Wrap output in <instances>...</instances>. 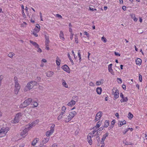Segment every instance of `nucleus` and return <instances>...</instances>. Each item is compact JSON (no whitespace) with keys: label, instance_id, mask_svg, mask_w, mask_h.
Wrapping results in <instances>:
<instances>
[{"label":"nucleus","instance_id":"1","mask_svg":"<svg viewBox=\"0 0 147 147\" xmlns=\"http://www.w3.org/2000/svg\"><path fill=\"white\" fill-rule=\"evenodd\" d=\"M28 129H24L20 133V134H18L17 136H15L13 139L15 141H18L24 138L27 135Z\"/></svg>","mask_w":147,"mask_h":147},{"label":"nucleus","instance_id":"2","mask_svg":"<svg viewBox=\"0 0 147 147\" xmlns=\"http://www.w3.org/2000/svg\"><path fill=\"white\" fill-rule=\"evenodd\" d=\"M14 79L15 83L14 93L15 94H17L20 88V86L18 83L17 77L16 76H15Z\"/></svg>","mask_w":147,"mask_h":147},{"label":"nucleus","instance_id":"3","mask_svg":"<svg viewBox=\"0 0 147 147\" xmlns=\"http://www.w3.org/2000/svg\"><path fill=\"white\" fill-rule=\"evenodd\" d=\"M23 115V113H19L17 114L14 118L11 121V123L13 124L18 123L19 121V119L21 118Z\"/></svg>","mask_w":147,"mask_h":147},{"label":"nucleus","instance_id":"4","mask_svg":"<svg viewBox=\"0 0 147 147\" xmlns=\"http://www.w3.org/2000/svg\"><path fill=\"white\" fill-rule=\"evenodd\" d=\"M112 93L114 96V99L117 98L119 96V90L116 88H113L112 90Z\"/></svg>","mask_w":147,"mask_h":147},{"label":"nucleus","instance_id":"5","mask_svg":"<svg viewBox=\"0 0 147 147\" xmlns=\"http://www.w3.org/2000/svg\"><path fill=\"white\" fill-rule=\"evenodd\" d=\"M40 26L39 24H37L36 25V27L32 31V34L36 37L38 36L37 33L39 32L40 30Z\"/></svg>","mask_w":147,"mask_h":147},{"label":"nucleus","instance_id":"6","mask_svg":"<svg viewBox=\"0 0 147 147\" xmlns=\"http://www.w3.org/2000/svg\"><path fill=\"white\" fill-rule=\"evenodd\" d=\"M37 83L35 81H32L30 82H28L27 85V86L29 88V89L30 90L34 87V86H37Z\"/></svg>","mask_w":147,"mask_h":147},{"label":"nucleus","instance_id":"7","mask_svg":"<svg viewBox=\"0 0 147 147\" xmlns=\"http://www.w3.org/2000/svg\"><path fill=\"white\" fill-rule=\"evenodd\" d=\"M39 122V120L37 119L31 123H30L28 125V129H31L38 124Z\"/></svg>","mask_w":147,"mask_h":147},{"label":"nucleus","instance_id":"8","mask_svg":"<svg viewBox=\"0 0 147 147\" xmlns=\"http://www.w3.org/2000/svg\"><path fill=\"white\" fill-rule=\"evenodd\" d=\"M8 130V129H0V138L5 136Z\"/></svg>","mask_w":147,"mask_h":147},{"label":"nucleus","instance_id":"9","mask_svg":"<svg viewBox=\"0 0 147 147\" xmlns=\"http://www.w3.org/2000/svg\"><path fill=\"white\" fill-rule=\"evenodd\" d=\"M102 111L98 112L97 113L95 117V118L94 119L95 122H96L99 120L102 116Z\"/></svg>","mask_w":147,"mask_h":147},{"label":"nucleus","instance_id":"10","mask_svg":"<svg viewBox=\"0 0 147 147\" xmlns=\"http://www.w3.org/2000/svg\"><path fill=\"white\" fill-rule=\"evenodd\" d=\"M92 134L89 133L87 136V140L89 144L91 145L92 144Z\"/></svg>","mask_w":147,"mask_h":147},{"label":"nucleus","instance_id":"11","mask_svg":"<svg viewBox=\"0 0 147 147\" xmlns=\"http://www.w3.org/2000/svg\"><path fill=\"white\" fill-rule=\"evenodd\" d=\"M120 96L121 98V99L120 100V101L121 102H126L128 100L127 97H124L122 93H120Z\"/></svg>","mask_w":147,"mask_h":147},{"label":"nucleus","instance_id":"12","mask_svg":"<svg viewBox=\"0 0 147 147\" xmlns=\"http://www.w3.org/2000/svg\"><path fill=\"white\" fill-rule=\"evenodd\" d=\"M74 117V113L72 112H69V115L67 117V119H66L65 121L68 122L71 120V119Z\"/></svg>","mask_w":147,"mask_h":147},{"label":"nucleus","instance_id":"13","mask_svg":"<svg viewBox=\"0 0 147 147\" xmlns=\"http://www.w3.org/2000/svg\"><path fill=\"white\" fill-rule=\"evenodd\" d=\"M112 64L111 63L108 65V69L109 71L111 73V74L113 75H115L114 72L112 68Z\"/></svg>","mask_w":147,"mask_h":147},{"label":"nucleus","instance_id":"14","mask_svg":"<svg viewBox=\"0 0 147 147\" xmlns=\"http://www.w3.org/2000/svg\"><path fill=\"white\" fill-rule=\"evenodd\" d=\"M61 68L64 71H66L68 73L70 72L68 66L67 65H64Z\"/></svg>","mask_w":147,"mask_h":147},{"label":"nucleus","instance_id":"15","mask_svg":"<svg viewBox=\"0 0 147 147\" xmlns=\"http://www.w3.org/2000/svg\"><path fill=\"white\" fill-rule=\"evenodd\" d=\"M108 135L109 134L108 133H106L103 136L101 141V144H104V141L105 140V139L108 136Z\"/></svg>","mask_w":147,"mask_h":147},{"label":"nucleus","instance_id":"16","mask_svg":"<svg viewBox=\"0 0 147 147\" xmlns=\"http://www.w3.org/2000/svg\"><path fill=\"white\" fill-rule=\"evenodd\" d=\"M104 80L100 79L99 80L97 81L96 82V85L97 86H99L102 84L104 83Z\"/></svg>","mask_w":147,"mask_h":147},{"label":"nucleus","instance_id":"17","mask_svg":"<svg viewBox=\"0 0 147 147\" xmlns=\"http://www.w3.org/2000/svg\"><path fill=\"white\" fill-rule=\"evenodd\" d=\"M54 131V129H50V130L47 131L46 133V135L47 136H51Z\"/></svg>","mask_w":147,"mask_h":147},{"label":"nucleus","instance_id":"18","mask_svg":"<svg viewBox=\"0 0 147 147\" xmlns=\"http://www.w3.org/2000/svg\"><path fill=\"white\" fill-rule=\"evenodd\" d=\"M135 61L137 65H140L142 64V60L140 58H137Z\"/></svg>","mask_w":147,"mask_h":147},{"label":"nucleus","instance_id":"19","mask_svg":"<svg viewBox=\"0 0 147 147\" xmlns=\"http://www.w3.org/2000/svg\"><path fill=\"white\" fill-rule=\"evenodd\" d=\"M24 101L27 105L28 106L32 102V99L31 98H29L27 99H26Z\"/></svg>","mask_w":147,"mask_h":147},{"label":"nucleus","instance_id":"20","mask_svg":"<svg viewBox=\"0 0 147 147\" xmlns=\"http://www.w3.org/2000/svg\"><path fill=\"white\" fill-rule=\"evenodd\" d=\"M54 73L53 71H48L46 73V76L48 77H51L54 74Z\"/></svg>","mask_w":147,"mask_h":147},{"label":"nucleus","instance_id":"21","mask_svg":"<svg viewBox=\"0 0 147 147\" xmlns=\"http://www.w3.org/2000/svg\"><path fill=\"white\" fill-rule=\"evenodd\" d=\"M130 16L131 18L135 22H136L138 20V19L136 17L135 14L132 13L130 14Z\"/></svg>","mask_w":147,"mask_h":147},{"label":"nucleus","instance_id":"22","mask_svg":"<svg viewBox=\"0 0 147 147\" xmlns=\"http://www.w3.org/2000/svg\"><path fill=\"white\" fill-rule=\"evenodd\" d=\"M59 36L60 39L63 40H65L64 35L62 31H61L59 34Z\"/></svg>","mask_w":147,"mask_h":147},{"label":"nucleus","instance_id":"23","mask_svg":"<svg viewBox=\"0 0 147 147\" xmlns=\"http://www.w3.org/2000/svg\"><path fill=\"white\" fill-rule=\"evenodd\" d=\"M71 23H69V31L71 34V35L70 37V39L72 40L73 39V34L72 33V30L71 28Z\"/></svg>","mask_w":147,"mask_h":147},{"label":"nucleus","instance_id":"24","mask_svg":"<svg viewBox=\"0 0 147 147\" xmlns=\"http://www.w3.org/2000/svg\"><path fill=\"white\" fill-rule=\"evenodd\" d=\"M102 91V89L101 88L98 87L96 88V92L97 94L100 95L101 94Z\"/></svg>","mask_w":147,"mask_h":147},{"label":"nucleus","instance_id":"25","mask_svg":"<svg viewBox=\"0 0 147 147\" xmlns=\"http://www.w3.org/2000/svg\"><path fill=\"white\" fill-rule=\"evenodd\" d=\"M38 140L39 139L38 138H36L34 139L32 143V146L35 145Z\"/></svg>","mask_w":147,"mask_h":147},{"label":"nucleus","instance_id":"26","mask_svg":"<svg viewBox=\"0 0 147 147\" xmlns=\"http://www.w3.org/2000/svg\"><path fill=\"white\" fill-rule=\"evenodd\" d=\"M49 40L48 36H45V45L49 46Z\"/></svg>","mask_w":147,"mask_h":147},{"label":"nucleus","instance_id":"27","mask_svg":"<svg viewBox=\"0 0 147 147\" xmlns=\"http://www.w3.org/2000/svg\"><path fill=\"white\" fill-rule=\"evenodd\" d=\"M27 106V105L25 103V102L24 101L23 103L21 104L20 105V108H24V107H26Z\"/></svg>","mask_w":147,"mask_h":147},{"label":"nucleus","instance_id":"28","mask_svg":"<svg viewBox=\"0 0 147 147\" xmlns=\"http://www.w3.org/2000/svg\"><path fill=\"white\" fill-rule=\"evenodd\" d=\"M126 123V121L125 120H123L119 121L118 123V125L119 126H121L124 125Z\"/></svg>","mask_w":147,"mask_h":147},{"label":"nucleus","instance_id":"29","mask_svg":"<svg viewBox=\"0 0 147 147\" xmlns=\"http://www.w3.org/2000/svg\"><path fill=\"white\" fill-rule=\"evenodd\" d=\"M30 42L35 47H38V45L36 42H34L32 40H30Z\"/></svg>","mask_w":147,"mask_h":147},{"label":"nucleus","instance_id":"30","mask_svg":"<svg viewBox=\"0 0 147 147\" xmlns=\"http://www.w3.org/2000/svg\"><path fill=\"white\" fill-rule=\"evenodd\" d=\"M123 143L125 144V145H133V144L130 142H128L126 140H124L123 141Z\"/></svg>","mask_w":147,"mask_h":147},{"label":"nucleus","instance_id":"31","mask_svg":"<svg viewBox=\"0 0 147 147\" xmlns=\"http://www.w3.org/2000/svg\"><path fill=\"white\" fill-rule=\"evenodd\" d=\"M109 125V121L108 120L105 121L104 123V127L105 128L107 127Z\"/></svg>","mask_w":147,"mask_h":147},{"label":"nucleus","instance_id":"32","mask_svg":"<svg viewBox=\"0 0 147 147\" xmlns=\"http://www.w3.org/2000/svg\"><path fill=\"white\" fill-rule=\"evenodd\" d=\"M60 62L61 60L58 57H57L56 60V63L57 65L58 66L60 65Z\"/></svg>","mask_w":147,"mask_h":147},{"label":"nucleus","instance_id":"33","mask_svg":"<svg viewBox=\"0 0 147 147\" xmlns=\"http://www.w3.org/2000/svg\"><path fill=\"white\" fill-rule=\"evenodd\" d=\"M49 137H47L46 138H44L42 141L43 143L44 144H45L47 143L49 141Z\"/></svg>","mask_w":147,"mask_h":147},{"label":"nucleus","instance_id":"34","mask_svg":"<svg viewBox=\"0 0 147 147\" xmlns=\"http://www.w3.org/2000/svg\"><path fill=\"white\" fill-rule=\"evenodd\" d=\"M94 6L91 5L89 6V9L92 11L96 10V9L94 8Z\"/></svg>","mask_w":147,"mask_h":147},{"label":"nucleus","instance_id":"35","mask_svg":"<svg viewBox=\"0 0 147 147\" xmlns=\"http://www.w3.org/2000/svg\"><path fill=\"white\" fill-rule=\"evenodd\" d=\"M95 129L96 130L94 129V130L91 133L92 134V137H93V136H95L96 134H97L98 132H97V131H96V129Z\"/></svg>","mask_w":147,"mask_h":147},{"label":"nucleus","instance_id":"36","mask_svg":"<svg viewBox=\"0 0 147 147\" xmlns=\"http://www.w3.org/2000/svg\"><path fill=\"white\" fill-rule=\"evenodd\" d=\"M67 105L70 107H72L74 105V100H72L71 101L68 103Z\"/></svg>","mask_w":147,"mask_h":147},{"label":"nucleus","instance_id":"37","mask_svg":"<svg viewBox=\"0 0 147 147\" xmlns=\"http://www.w3.org/2000/svg\"><path fill=\"white\" fill-rule=\"evenodd\" d=\"M66 109V107L64 106H63L61 108V112L62 114H63L65 112Z\"/></svg>","mask_w":147,"mask_h":147},{"label":"nucleus","instance_id":"38","mask_svg":"<svg viewBox=\"0 0 147 147\" xmlns=\"http://www.w3.org/2000/svg\"><path fill=\"white\" fill-rule=\"evenodd\" d=\"M15 53L13 52H10L8 55V56L11 58H12L15 55Z\"/></svg>","mask_w":147,"mask_h":147},{"label":"nucleus","instance_id":"39","mask_svg":"<svg viewBox=\"0 0 147 147\" xmlns=\"http://www.w3.org/2000/svg\"><path fill=\"white\" fill-rule=\"evenodd\" d=\"M62 84L63 86L65 88H67L68 87L67 85L66 82L65 81L63 80L62 82Z\"/></svg>","mask_w":147,"mask_h":147},{"label":"nucleus","instance_id":"40","mask_svg":"<svg viewBox=\"0 0 147 147\" xmlns=\"http://www.w3.org/2000/svg\"><path fill=\"white\" fill-rule=\"evenodd\" d=\"M102 122L101 121H99L96 124V126H95L96 128H99L100 126L101 125Z\"/></svg>","mask_w":147,"mask_h":147},{"label":"nucleus","instance_id":"41","mask_svg":"<svg viewBox=\"0 0 147 147\" xmlns=\"http://www.w3.org/2000/svg\"><path fill=\"white\" fill-rule=\"evenodd\" d=\"M80 51H78V58H79V63H80L81 62V60H82L81 55L80 54Z\"/></svg>","mask_w":147,"mask_h":147},{"label":"nucleus","instance_id":"42","mask_svg":"<svg viewBox=\"0 0 147 147\" xmlns=\"http://www.w3.org/2000/svg\"><path fill=\"white\" fill-rule=\"evenodd\" d=\"M133 117V115L131 113L129 112L128 114V117L129 119H131Z\"/></svg>","mask_w":147,"mask_h":147},{"label":"nucleus","instance_id":"43","mask_svg":"<svg viewBox=\"0 0 147 147\" xmlns=\"http://www.w3.org/2000/svg\"><path fill=\"white\" fill-rule=\"evenodd\" d=\"M34 106L32 107L33 108H34L35 107H36L38 106V104L37 102L35 101H33L32 102Z\"/></svg>","mask_w":147,"mask_h":147},{"label":"nucleus","instance_id":"44","mask_svg":"<svg viewBox=\"0 0 147 147\" xmlns=\"http://www.w3.org/2000/svg\"><path fill=\"white\" fill-rule=\"evenodd\" d=\"M27 24L25 22H24L21 25V27H24L26 26Z\"/></svg>","mask_w":147,"mask_h":147},{"label":"nucleus","instance_id":"45","mask_svg":"<svg viewBox=\"0 0 147 147\" xmlns=\"http://www.w3.org/2000/svg\"><path fill=\"white\" fill-rule=\"evenodd\" d=\"M89 84V86L91 87H94L95 86V84L92 82H90Z\"/></svg>","mask_w":147,"mask_h":147},{"label":"nucleus","instance_id":"46","mask_svg":"<svg viewBox=\"0 0 147 147\" xmlns=\"http://www.w3.org/2000/svg\"><path fill=\"white\" fill-rule=\"evenodd\" d=\"M101 39L104 42H106L107 41V40L104 36H103L101 37Z\"/></svg>","mask_w":147,"mask_h":147},{"label":"nucleus","instance_id":"47","mask_svg":"<svg viewBox=\"0 0 147 147\" xmlns=\"http://www.w3.org/2000/svg\"><path fill=\"white\" fill-rule=\"evenodd\" d=\"M49 126L50 127V129H53L55 127V125L53 124H49Z\"/></svg>","mask_w":147,"mask_h":147},{"label":"nucleus","instance_id":"48","mask_svg":"<svg viewBox=\"0 0 147 147\" xmlns=\"http://www.w3.org/2000/svg\"><path fill=\"white\" fill-rule=\"evenodd\" d=\"M63 114H62L61 113V114L59 115L57 117V119L58 120H60L62 119L63 117Z\"/></svg>","mask_w":147,"mask_h":147},{"label":"nucleus","instance_id":"49","mask_svg":"<svg viewBox=\"0 0 147 147\" xmlns=\"http://www.w3.org/2000/svg\"><path fill=\"white\" fill-rule=\"evenodd\" d=\"M67 55H68V57L69 58L71 62L72 63H73V60L71 58V57L70 55L69 54V53H68Z\"/></svg>","mask_w":147,"mask_h":147},{"label":"nucleus","instance_id":"50","mask_svg":"<svg viewBox=\"0 0 147 147\" xmlns=\"http://www.w3.org/2000/svg\"><path fill=\"white\" fill-rule=\"evenodd\" d=\"M22 13L23 17L24 18H26V16L24 13V11H22Z\"/></svg>","mask_w":147,"mask_h":147},{"label":"nucleus","instance_id":"51","mask_svg":"<svg viewBox=\"0 0 147 147\" xmlns=\"http://www.w3.org/2000/svg\"><path fill=\"white\" fill-rule=\"evenodd\" d=\"M84 34L86 35L88 37H89V34L87 32H84Z\"/></svg>","mask_w":147,"mask_h":147},{"label":"nucleus","instance_id":"52","mask_svg":"<svg viewBox=\"0 0 147 147\" xmlns=\"http://www.w3.org/2000/svg\"><path fill=\"white\" fill-rule=\"evenodd\" d=\"M139 79L140 82H142V76L140 74H139Z\"/></svg>","mask_w":147,"mask_h":147},{"label":"nucleus","instance_id":"53","mask_svg":"<svg viewBox=\"0 0 147 147\" xmlns=\"http://www.w3.org/2000/svg\"><path fill=\"white\" fill-rule=\"evenodd\" d=\"M117 80L119 83L121 84L122 82V80L120 78H117Z\"/></svg>","mask_w":147,"mask_h":147},{"label":"nucleus","instance_id":"54","mask_svg":"<svg viewBox=\"0 0 147 147\" xmlns=\"http://www.w3.org/2000/svg\"><path fill=\"white\" fill-rule=\"evenodd\" d=\"M29 88L27 87V86L25 87L24 89V91L25 92H26L30 90V89H29Z\"/></svg>","mask_w":147,"mask_h":147},{"label":"nucleus","instance_id":"55","mask_svg":"<svg viewBox=\"0 0 147 147\" xmlns=\"http://www.w3.org/2000/svg\"><path fill=\"white\" fill-rule=\"evenodd\" d=\"M56 16L57 17L59 18H60L62 19V16L60 14H56Z\"/></svg>","mask_w":147,"mask_h":147},{"label":"nucleus","instance_id":"56","mask_svg":"<svg viewBox=\"0 0 147 147\" xmlns=\"http://www.w3.org/2000/svg\"><path fill=\"white\" fill-rule=\"evenodd\" d=\"M75 41L76 43H78V38L77 37H76V35H75Z\"/></svg>","mask_w":147,"mask_h":147},{"label":"nucleus","instance_id":"57","mask_svg":"<svg viewBox=\"0 0 147 147\" xmlns=\"http://www.w3.org/2000/svg\"><path fill=\"white\" fill-rule=\"evenodd\" d=\"M36 48H38V50H37V51L38 52H41L42 50L39 47V46L38 47H36Z\"/></svg>","mask_w":147,"mask_h":147},{"label":"nucleus","instance_id":"58","mask_svg":"<svg viewBox=\"0 0 147 147\" xmlns=\"http://www.w3.org/2000/svg\"><path fill=\"white\" fill-rule=\"evenodd\" d=\"M115 54L116 56H120V54L118 52H115Z\"/></svg>","mask_w":147,"mask_h":147},{"label":"nucleus","instance_id":"59","mask_svg":"<svg viewBox=\"0 0 147 147\" xmlns=\"http://www.w3.org/2000/svg\"><path fill=\"white\" fill-rule=\"evenodd\" d=\"M57 144L55 143L53 144L51 147H57Z\"/></svg>","mask_w":147,"mask_h":147},{"label":"nucleus","instance_id":"60","mask_svg":"<svg viewBox=\"0 0 147 147\" xmlns=\"http://www.w3.org/2000/svg\"><path fill=\"white\" fill-rule=\"evenodd\" d=\"M21 9H22V11H24V6L23 5H22L21 6Z\"/></svg>","mask_w":147,"mask_h":147},{"label":"nucleus","instance_id":"61","mask_svg":"<svg viewBox=\"0 0 147 147\" xmlns=\"http://www.w3.org/2000/svg\"><path fill=\"white\" fill-rule=\"evenodd\" d=\"M122 8V9L124 11H125L126 9V7L125 6H123Z\"/></svg>","mask_w":147,"mask_h":147},{"label":"nucleus","instance_id":"62","mask_svg":"<svg viewBox=\"0 0 147 147\" xmlns=\"http://www.w3.org/2000/svg\"><path fill=\"white\" fill-rule=\"evenodd\" d=\"M128 131V130L127 129L125 130L123 132V134H125Z\"/></svg>","mask_w":147,"mask_h":147},{"label":"nucleus","instance_id":"63","mask_svg":"<svg viewBox=\"0 0 147 147\" xmlns=\"http://www.w3.org/2000/svg\"><path fill=\"white\" fill-rule=\"evenodd\" d=\"M115 116L117 117V118H119V114H118V113H116L115 114Z\"/></svg>","mask_w":147,"mask_h":147},{"label":"nucleus","instance_id":"64","mask_svg":"<svg viewBox=\"0 0 147 147\" xmlns=\"http://www.w3.org/2000/svg\"><path fill=\"white\" fill-rule=\"evenodd\" d=\"M42 61L44 62V63H46L47 62V60L45 59H43L42 60Z\"/></svg>","mask_w":147,"mask_h":147}]
</instances>
